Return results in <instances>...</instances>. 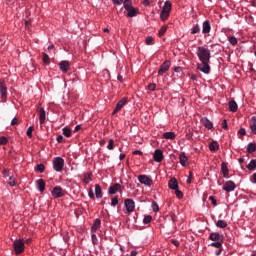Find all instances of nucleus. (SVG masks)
Returning <instances> with one entry per match:
<instances>
[{"instance_id": "aec40b11", "label": "nucleus", "mask_w": 256, "mask_h": 256, "mask_svg": "<svg viewBox=\"0 0 256 256\" xmlns=\"http://www.w3.org/2000/svg\"><path fill=\"white\" fill-rule=\"evenodd\" d=\"M36 187L40 193H43L45 191V180L44 179H38L36 181Z\"/></svg>"}, {"instance_id": "9b49d317", "label": "nucleus", "mask_w": 256, "mask_h": 256, "mask_svg": "<svg viewBox=\"0 0 256 256\" xmlns=\"http://www.w3.org/2000/svg\"><path fill=\"white\" fill-rule=\"evenodd\" d=\"M70 68L71 64L67 60L61 61L59 63V69L60 71H62V73H67V71H69Z\"/></svg>"}, {"instance_id": "69168bd1", "label": "nucleus", "mask_w": 256, "mask_h": 256, "mask_svg": "<svg viewBox=\"0 0 256 256\" xmlns=\"http://www.w3.org/2000/svg\"><path fill=\"white\" fill-rule=\"evenodd\" d=\"M133 155H143V152L141 150H135L133 151Z\"/></svg>"}, {"instance_id": "2eb2a0df", "label": "nucleus", "mask_w": 256, "mask_h": 256, "mask_svg": "<svg viewBox=\"0 0 256 256\" xmlns=\"http://www.w3.org/2000/svg\"><path fill=\"white\" fill-rule=\"evenodd\" d=\"M221 173L225 179H229V167L227 166V162H222Z\"/></svg>"}, {"instance_id": "13d9d810", "label": "nucleus", "mask_w": 256, "mask_h": 256, "mask_svg": "<svg viewBox=\"0 0 256 256\" xmlns=\"http://www.w3.org/2000/svg\"><path fill=\"white\" fill-rule=\"evenodd\" d=\"M229 126L227 125V120L226 119H224L223 121H222V129H227Z\"/></svg>"}, {"instance_id": "0eeeda50", "label": "nucleus", "mask_w": 256, "mask_h": 256, "mask_svg": "<svg viewBox=\"0 0 256 256\" xmlns=\"http://www.w3.org/2000/svg\"><path fill=\"white\" fill-rule=\"evenodd\" d=\"M236 185L235 182L229 180L226 181L222 187L223 191H226L227 193H231V191H233L234 189H236Z\"/></svg>"}, {"instance_id": "4c0bfd02", "label": "nucleus", "mask_w": 256, "mask_h": 256, "mask_svg": "<svg viewBox=\"0 0 256 256\" xmlns=\"http://www.w3.org/2000/svg\"><path fill=\"white\" fill-rule=\"evenodd\" d=\"M91 239H92L93 245H99V239H97V234L91 233Z\"/></svg>"}, {"instance_id": "a18cd8bd", "label": "nucleus", "mask_w": 256, "mask_h": 256, "mask_svg": "<svg viewBox=\"0 0 256 256\" xmlns=\"http://www.w3.org/2000/svg\"><path fill=\"white\" fill-rule=\"evenodd\" d=\"M36 171H39V173H43V171H45V165L43 164H38L36 166Z\"/></svg>"}, {"instance_id": "3c124183", "label": "nucleus", "mask_w": 256, "mask_h": 256, "mask_svg": "<svg viewBox=\"0 0 256 256\" xmlns=\"http://www.w3.org/2000/svg\"><path fill=\"white\" fill-rule=\"evenodd\" d=\"M229 43L231 45H237V38L235 36L229 37Z\"/></svg>"}, {"instance_id": "4d7b16f0", "label": "nucleus", "mask_w": 256, "mask_h": 256, "mask_svg": "<svg viewBox=\"0 0 256 256\" xmlns=\"http://www.w3.org/2000/svg\"><path fill=\"white\" fill-rule=\"evenodd\" d=\"M152 209H153V211H154L155 213H157V211H159V205L153 203V204H152Z\"/></svg>"}, {"instance_id": "f3484780", "label": "nucleus", "mask_w": 256, "mask_h": 256, "mask_svg": "<svg viewBox=\"0 0 256 256\" xmlns=\"http://www.w3.org/2000/svg\"><path fill=\"white\" fill-rule=\"evenodd\" d=\"M126 11H127L126 17L133 18V17H137V15H139V10L133 6H132V8H130Z\"/></svg>"}, {"instance_id": "7c9ffc66", "label": "nucleus", "mask_w": 256, "mask_h": 256, "mask_svg": "<svg viewBox=\"0 0 256 256\" xmlns=\"http://www.w3.org/2000/svg\"><path fill=\"white\" fill-rule=\"evenodd\" d=\"M256 152V144L255 143H249L247 145V153H255Z\"/></svg>"}, {"instance_id": "c756f323", "label": "nucleus", "mask_w": 256, "mask_h": 256, "mask_svg": "<svg viewBox=\"0 0 256 256\" xmlns=\"http://www.w3.org/2000/svg\"><path fill=\"white\" fill-rule=\"evenodd\" d=\"M163 137H164V139H171V140H173V139H175L177 137V135L175 134V132H165L163 134Z\"/></svg>"}, {"instance_id": "cd10ccee", "label": "nucleus", "mask_w": 256, "mask_h": 256, "mask_svg": "<svg viewBox=\"0 0 256 256\" xmlns=\"http://www.w3.org/2000/svg\"><path fill=\"white\" fill-rule=\"evenodd\" d=\"M246 167L249 171H255V169H256V159H252Z\"/></svg>"}, {"instance_id": "4468645a", "label": "nucleus", "mask_w": 256, "mask_h": 256, "mask_svg": "<svg viewBox=\"0 0 256 256\" xmlns=\"http://www.w3.org/2000/svg\"><path fill=\"white\" fill-rule=\"evenodd\" d=\"M169 189H172V191H175L179 189V182L177 181V178H171L168 182Z\"/></svg>"}, {"instance_id": "de8ad7c7", "label": "nucleus", "mask_w": 256, "mask_h": 256, "mask_svg": "<svg viewBox=\"0 0 256 256\" xmlns=\"http://www.w3.org/2000/svg\"><path fill=\"white\" fill-rule=\"evenodd\" d=\"M118 204H119V199L117 197H114L111 199L112 207H117Z\"/></svg>"}, {"instance_id": "c85d7f7f", "label": "nucleus", "mask_w": 256, "mask_h": 256, "mask_svg": "<svg viewBox=\"0 0 256 256\" xmlns=\"http://www.w3.org/2000/svg\"><path fill=\"white\" fill-rule=\"evenodd\" d=\"M210 151H219V143L217 141H213L209 144Z\"/></svg>"}, {"instance_id": "39448f33", "label": "nucleus", "mask_w": 256, "mask_h": 256, "mask_svg": "<svg viewBox=\"0 0 256 256\" xmlns=\"http://www.w3.org/2000/svg\"><path fill=\"white\" fill-rule=\"evenodd\" d=\"M171 67V61L166 60L161 64L160 69L158 70V75H165L167 71H169V68Z\"/></svg>"}, {"instance_id": "6ab92c4d", "label": "nucleus", "mask_w": 256, "mask_h": 256, "mask_svg": "<svg viewBox=\"0 0 256 256\" xmlns=\"http://www.w3.org/2000/svg\"><path fill=\"white\" fill-rule=\"evenodd\" d=\"M39 121H40V125H43V123H45V119H47V114L45 113V109L43 108H39Z\"/></svg>"}, {"instance_id": "dca6fc26", "label": "nucleus", "mask_w": 256, "mask_h": 256, "mask_svg": "<svg viewBox=\"0 0 256 256\" xmlns=\"http://www.w3.org/2000/svg\"><path fill=\"white\" fill-rule=\"evenodd\" d=\"M0 94L2 99L7 97V85H5V81L0 80Z\"/></svg>"}, {"instance_id": "864d4df0", "label": "nucleus", "mask_w": 256, "mask_h": 256, "mask_svg": "<svg viewBox=\"0 0 256 256\" xmlns=\"http://www.w3.org/2000/svg\"><path fill=\"white\" fill-rule=\"evenodd\" d=\"M209 201H212V205H214V207H217V200L215 199V197L209 196Z\"/></svg>"}, {"instance_id": "37998d69", "label": "nucleus", "mask_w": 256, "mask_h": 256, "mask_svg": "<svg viewBox=\"0 0 256 256\" xmlns=\"http://www.w3.org/2000/svg\"><path fill=\"white\" fill-rule=\"evenodd\" d=\"M8 185H10V187H15L16 183H15V177L14 176L9 177Z\"/></svg>"}, {"instance_id": "f257e3e1", "label": "nucleus", "mask_w": 256, "mask_h": 256, "mask_svg": "<svg viewBox=\"0 0 256 256\" xmlns=\"http://www.w3.org/2000/svg\"><path fill=\"white\" fill-rule=\"evenodd\" d=\"M196 55L201 62V64L197 66L198 71L205 73V75H209L211 73V66L209 65L211 61V50L204 46H200L196 50Z\"/></svg>"}, {"instance_id": "c9c22d12", "label": "nucleus", "mask_w": 256, "mask_h": 256, "mask_svg": "<svg viewBox=\"0 0 256 256\" xmlns=\"http://www.w3.org/2000/svg\"><path fill=\"white\" fill-rule=\"evenodd\" d=\"M62 132H63L64 137H71V135H72L71 129L68 127H64L62 129Z\"/></svg>"}, {"instance_id": "ea45409f", "label": "nucleus", "mask_w": 256, "mask_h": 256, "mask_svg": "<svg viewBox=\"0 0 256 256\" xmlns=\"http://www.w3.org/2000/svg\"><path fill=\"white\" fill-rule=\"evenodd\" d=\"M151 221H153V217L151 215H147L143 219L144 225H148V223H151Z\"/></svg>"}, {"instance_id": "a878e982", "label": "nucleus", "mask_w": 256, "mask_h": 256, "mask_svg": "<svg viewBox=\"0 0 256 256\" xmlns=\"http://www.w3.org/2000/svg\"><path fill=\"white\" fill-rule=\"evenodd\" d=\"M171 7H172V4H171V1H166L165 3H164V6H163V8H162V11L164 12V13H171Z\"/></svg>"}, {"instance_id": "bf43d9fd", "label": "nucleus", "mask_w": 256, "mask_h": 256, "mask_svg": "<svg viewBox=\"0 0 256 256\" xmlns=\"http://www.w3.org/2000/svg\"><path fill=\"white\" fill-rule=\"evenodd\" d=\"M238 133H239V135L244 136V135H246L247 132L245 131V128H240Z\"/></svg>"}, {"instance_id": "bb28decb", "label": "nucleus", "mask_w": 256, "mask_h": 256, "mask_svg": "<svg viewBox=\"0 0 256 256\" xmlns=\"http://www.w3.org/2000/svg\"><path fill=\"white\" fill-rule=\"evenodd\" d=\"M95 195L97 199H101L103 197V191L101 190V186L99 184L95 185Z\"/></svg>"}, {"instance_id": "f8f14e48", "label": "nucleus", "mask_w": 256, "mask_h": 256, "mask_svg": "<svg viewBox=\"0 0 256 256\" xmlns=\"http://www.w3.org/2000/svg\"><path fill=\"white\" fill-rule=\"evenodd\" d=\"M99 229H101V219L97 218L94 220V223L91 227V233H99Z\"/></svg>"}, {"instance_id": "09e8293b", "label": "nucleus", "mask_w": 256, "mask_h": 256, "mask_svg": "<svg viewBox=\"0 0 256 256\" xmlns=\"http://www.w3.org/2000/svg\"><path fill=\"white\" fill-rule=\"evenodd\" d=\"M155 39L153 38V37H151V36H148L147 38H146V40H145V43H146V45H153V41H154Z\"/></svg>"}, {"instance_id": "72a5a7b5", "label": "nucleus", "mask_w": 256, "mask_h": 256, "mask_svg": "<svg viewBox=\"0 0 256 256\" xmlns=\"http://www.w3.org/2000/svg\"><path fill=\"white\" fill-rule=\"evenodd\" d=\"M123 7L127 11L128 9H131L133 7V3L131 0H124Z\"/></svg>"}, {"instance_id": "774afa93", "label": "nucleus", "mask_w": 256, "mask_h": 256, "mask_svg": "<svg viewBox=\"0 0 256 256\" xmlns=\"http://www.w3.org/2000/svg\"><path fill=\"white\" fill-rule=\"evenodd\" d=\"M84 181H85L86 183H89V182L91 181V177H90V176H85V177H84Z\"/></svg>"}, {"instance_id": "8fccbe9b", "label": "nucleus", "mask_w": 256, "mask_h": 256, "mask_svg": "<svg viewBox=\"0 0 256 256\" xmlns=\"http://www.w3.org/2000/svg\"><path fill=\"white\" fill-rule=\"evenodd\" d=\"M8 141L9 140L7 139V137L5 136L0 137V145H7Z\"/></svg>"}, {"instance_id": "052dcab7", "label": "nucleus", "mask_w": 256, "mask_h": 256, "mask_svg": "<svg viewBox=\"0 0 256 256\" xmlns=\"http://www.w3.org/2000/svg\"><path fill=\"white\" fill-rule=\"evenodd\" d=\"M88 196L90 197V199H95V193H93V190H90L88 192Z\"/></svg>"}, {"instance_id": "f03ea898", "label": "nucleus", "mask_w": 256, "mask_h": 256, "mask_svg": "<svg viewBox=\"0 0 256 256\" xmlns=\"http://www.w3.org/2000/svg\"><path fill=\"white\" fill-rule=\"evenodd\" d=\"M52 165H53L54 171H56L57 173H61V171H63V167H65V159L59 156L55 157L52 160Z\"/></svg>"}, {"instance_id": "ddd939ff", "label": "nucleus", "mask_w": 256, "mask_h": 256, "mask_svg": "<svg viewBox=\"0 0 256 256\" xmlns=\"http://www.w3.org/2000/svg\"><path fill=\"white\" fill-rule=\"evenodd\" d=\"M121 187H122L121 184L116 183V184L109 187L108 193L110 195H115V193H119V191H121Z\"/></svg>"}, {"instance_id": "f704fd0d", "label": "nucleus", "mask_w": 256, "mask_h": 256, "mask_svg": "<svg viewBox=\"0 0 256 256\" xmlns=\"http://www.w3.org/2000/svg\"><path fill=\"white\" fill-rule=\"evenodd\" d=\"M210 247H215L216 249H223V243L221 241L212 242Z\"/></svg>"}, {"instance_id": "c03bdc74", "label": "nucleus", "mask_w": 256, "mask_h": 256, "mask_svg": "<svg viewBox=\"0 0 256 256\" xmlns=\"http://www.w3.org/2000/svg\"><path fill=\"white\" fill-rule=\"evenodd\" d=\"M26 135L27 137H29L31 139V137H33V126H30L27 131H26Z\"/></svg>"}, {"instance_id": "680f3d73", "label": "nucleus", "mask_w": 256, "mask_h": 256, "mask_svg": "<svg viewBox=\"0 0 256 256\" xmlns=\"http://www.w3.org/2000/svg\"><path fill=\"white\" fill-rule=\"evenodd\" d=\"M114 5H122L123 4V0H112Z\"/></svg>"}, {"instance_id": "6e6552de", "label": "nucleus", "mask_w": 256, "mask_h": 256, "mask_svg": "<svg viewBox=\"0 0 256 256\" xmlns=\"http://www.w3.org/2000/svg\"><path fill=\"white\" fill-rule=\"evenodd\" d=\"M202 33L206 36L209 37V33H211V23L209 20H206L202 24Z\"/></svg>"}, {"instance_id": "6e6d98bb", "label": "nucleus", "mask_w": 256, "mask_h": 256, "mask_svg": "<svg viewBox=\"0 0 256 256\" xmlns=\"http://www.w3.org/2000/svg\"><path fill=\"white\" fill-rule=\"evenodd\" d=\"M56 141H57L58 143H65V138H63V136L59 135V136L57 137Z\"/></svg>"}, {"instance_id": "e2e57ef3", "label": "nucleus", "mask_w": 256, "mask_h": 256, "mask_svg": "<svg viewBox=\"0 0 256 256\" xmlns=\"http://www.w3.org/2000/svg\"><path fill=\"white\" fill-rule=\"evenodd\" d=\"M19 123V120L17 118H13L11 120V125H17Z\"/></svg>"}, {"instance_id": "393cba45", "label": "nucleus", "mask_w": 256, "mask_h": 256, "mask_svg": "<svg viewBox=\"0 0 256 256\" xmlns=\"http://www.w3.org/2000/svg\"><path fill=\"white\" fill-rule=\"evenodd\" d=\"M202 124L204 125V127L206 129H213V122H211L209 119L207 118H202Z\"/></svg>"}, {"instance_id": "1a4fd4ad", "label": "nucleus", "mask_w": 256, "mask_h": 256, "mask_svg": "<svg viewBox=\"0 0 256 256\" xmlns=\"http://www.w3.org/2000/svg\"><path fill=\"white\" fill-rule=\"evenodd\" d=\"M165 156H163V151L157 149L154 151L153 159L156 163H161Z\"/></svg>"}, {"instance_id": "0e129e2a", "label": "nucleus", "mask_w": 256, "mask_h": 256, "mask_svg": "<svg viewBox=\"0 0 256 256\" xmlns=\"http://www.w3.org/2000/svg\"><path fill=\"white\" fill-rule=\"evenodd\" d=\"M221 253H223V249H222V248H218V249L215 251V255H217V256L221 255Z\"/></svg>"}, {"instance_id": "5fc2aeb1", "label": "nucleus", "mask_w": 256, "mask_h": 256, "mask_svg": "<svg viewBox=\"0 0 256 256\" xmlns=\"http://www.w3.org/2000/svg\"><path fill=\"white\" fill-rule=\"evenodd\" d=\"M10 171L11 170H9V169H4L3 171H2V175H3V177H9V173H10Z\"/></svg>"}, {"instance_id": "412c9836", "label": "nucleus", "mask_w": 256, "mask_h": 256, "mask_svg": "<svg viewBox=\"0 0 256 256\" xmlns=\"http://www.w3.org/2000/svg\"><path fill=\"white\" fill-rule=\"evenodd\" d=\"M179 161H180V165H182V167H185V165H187V163L189 162V158H187V155L185 154V152H182L180 154Z\"/></svg>"}, {"instance_id": "79ce46f5", "label": "nucleus", "mask_w": 256, "mask_h": 256, "mask_svg": "<svg viewBox=\"0 0 256 256\" xmlns=\"http://www.w3.org/2000/svg\"><path fill=\"white\" fill-rule=\"evenodd\" d=\"M43 63H45L46 65H49V63H51V60L49 58V55H47V53H43Z\"/></svg>"}, {"instance_id": "9d476101", "label": "nucleus", "mask_w": 256, "mask_h": 256, "mask_svg": "<svg viewBox=\"0 0 256 256\" xmlns=\"http://www.w3.org/2000/svg\"><path fill=\"white\" fill-rule=\"evenodd\" d=\"M63 188L56 186L52 190V197L55 199H59L60 197H63Z\"/></svg>"}, {"instance_id": "338daca9", "label": "nucleus", "mask_w": 256, "mask_h": 256, "mask_svg": "<svg viewBox=\"0 0 256 256\" xmlns=\"http://www.w3.org/2000/svg\"><path fill=\"white\" fill-rule=\"evenodd\" d=\"M171 243H173L175 245V247H179V241L178 240H171Z\"/></svg>"}, {"instance_id": "7ed1b4c3", "label": "nucleus", "mask_w": 256, "mask_h": 256, "mask_svg": "<svg viewBox=\"0 0 256 256\" xmlns=\"http://www.w3.org/2000/svg\"><path fill=\"white\" fill-rule=\"evenodd\" d=\"M13 249L16 255H21L25 251V242L22 239H16L13 242Z\"/></svg>"}, {"instance_id": "473e14b6", "label": "nucleus", "mask_w": 256, "mask_h": 256, "mask_svg": "<svg viewBox=\"0 0 256 256\" xmlns=\"http://www.w3.org/2000/svg\"><path fill=\"white\" fill-rule=\"evenodd\" d=\"M167 29H169V26L163 25V26L160 28V30L158 31L159 37H163V35H165V33H167Z\"/></svg>"}, {"instance_id": "a19ab883", "label": "nucleus", "mask_w": 256, "mask_h": 256, "mask_svg": "<svg viewBox=\"0 0 256 256\" xmlns=\"http://www.w3.org/2000/svg\"><path fill=\"white\" fill-rule=\"evenodd\" d=\"M114 145L115 141L113 139H110L107 145V149H109V151H113V149H115Z\"/></svg>"}, {"instance_id": "5701e85b", "label": "nucleus", "mask_w": 256, "mask_h": 256, "mask_svg": "<svg viewBox=\"0 0 256 256\" xmlns=\"http://www.w3.org/2000/svg\"><path fill=\"white\" fill-rule=\"evenodd\" d=\"M127 98H122L117 104H116V111H121L125 105H127Z\"/></svg>"}, {"instance_id": "b1692460", "label": "nucleus", "mask_w": 256, "mask_h": 256, "mask_svg": "<svg viewBox=\"0 0 256 256\" xmlns=\"http://www.w3.org/2000/svg\"><path fill=\"white\" fill-rule=\"evenodd\" d=\"M228 107L232 113L237 112V109H239V106L237 105V102H235V100L229 101Z\"/></svg>"}, {"instance_id": "20e7f679", "label": "nucleus", "mask_w": 256, "mask_h": 256, "mask_svg": "<svg viewBox=\"0 0 256 256\" xmlns=\"http://www.w3.org/2000/svg\"><path fill=\"white\" fill-rule=\"evenodd\" d=\"M138 181L142 185H146V187H151V185H153V179H151L147 175H140V176H138Z\"/></svg>"}, {"instance_id": "2f4dec72", "label": "nucleus", "mask_w": 256, "mask_h": 256, "mask_svg": "<svg viewBox=\"0 0 256 256\" xmlns=\"http://www.w3.org/2000/svg\"><path fill=\"white\" fill-rule=\"evenodd\" d=\"M216 227H218L219 229H225V227H227V221H225V220H218L216 222Z\"/></svg>"}, {"instance_id": "423d86ee", "label": "nucleus", "mask_w": 256, "mask_h": 256, "mask_svg": "<svg viewBox=\"0 0 256 256\" xmlns=\"http://www.w3.org/2000/svg\"><path fill=\"white\" fill-rule=\"evenodd\" d=\"M124 205L127 213H133V211H135V201H133V199H126Z\"/></svg>"}, {"instance_id": "58836bf2", "label": "nucleus", "mask_w": 256, "mask_h": 256, "mask_svg": "<svg viewBox=\"0 0 256 256\" xmlns=\"http://www.w3.org/2000/svg\"><path fill=\"white\" fill-rule=\"evenodd\" d=\"M201 31V28L199 27V24H196L192 30H191V34L192 35H196V33H199Z\"/></svg>"}, {"instance_id": "a211bd4d", "label": "nucleus", "mask_w": 256, "mask_h": 256, "mask_svg": "<svg viewBox=\"0 0 256 256\" xmlns=\"http://www.w3.org/2000/svg\"><path fill=\"white\" fill-rule=\"evenodd\" d=\"M210 241H223V235L218 232H213L209 235Z\"/></svg>"}, {"instance_id": "e433bc0d", "label": "nucleus", "mask_w": 256, "mask_h": 256, "mask_svg": "<svg viewBox=\"0 0 256 256\" xmlns=\"http://www.w3.org/2000/svg\"><path fill=\"white\" fill-rule=\"evenodd\" d=\"M169 12H163V10H161L160 13V19L161 21H167L169 19Z\"/></svg>"}, {"instance_id": "603ef678", "label": "nucleus", "mask_w": 256, "mask_h": 256, "mask_svg": "<svg viewBox=\"0 0 256 256\" xmlns=\"http://www.w3.org/2000/svg\"><path fill=\"white\" fill-rule=\"evenodd\" d=\"M148 89L149 91H155V89H157V85L155 83L149 84Z\"/></svg>"}, {"instance_id": "4be33fe9", "label": "nucleus", "mask_w": 256, "mask_h": 256, "mask_svg": "<svg viewBox=\"0 0 256 256\" xmlns=\"http://www.w3.org/2000/svg\"><path fill=\"white\" fill-rule=\"evenodd\" d=\"M250 131L253 135H256V116H253L250 120Z\"/></svg>"}, {"instance_id": "49530a36", "label": "nucleus", "mask_w": 256, "mask_h": 256, "mask_svg": "<svg viewBox=\"0 0 256 256\" xmlns=\"http://www.w3.org/2000/svg\"><path fill=\"white\" fill-rule=\"evenodd\" d=\"M174 191H175V195H176V197H178V199H183V192H181L179 190V188H176V190H174Z\"/></svg>"}]
</instances>
